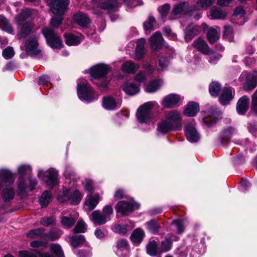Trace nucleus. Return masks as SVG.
I'll list each match as a JSON object with an SVG mask.
<instances>
[{
  "label": "nucleus",
  "mask_w": 257,
  "mask_h": 257,
  "mask_svg": "<svg viewBox=\"0 0 257 257\" xmlns=\"http://www.w3.org/2000/svg\"><path fill=\"white\" fill-rule=\"evenodd\" d=\"M109 70L108 65L104 64H98L92 67L90 70V74L93 77L92 81L97 84L99 87L105 88L107 87L108 82L106 80L99 83L98 79L104 77Z\"/></svg>",
  "instance_id": "nucleus-1"
},
{
  "label": "nucleus",
  "mask_w": 257,
  "mask_h": 257,
  "mask_svg": "<svg viewBox=\"0 0 257 257\" xmlns=\"http://www.w3.org/2000/svg\"><path fill=\"white\" fill-rule=\"evenodd\" d=\"M48 45L52 48L60 49L63 46V41L60 37L51 28L45 27L42 30Z\"/></svg>",
  "instance_id": "nucleus-2"
},
{
  "label": "nucleus",
  "mask_w": 257,
  "mask_h": 257,
  "mask_svg": "<svg viewBox=\"0 0 257 257\" xmlns=\"http://www.w3.org/2000/svg\"><path fill=\"white\" fill-rule=\"evenodd\" d=\"M77 94L82 101L90 102L95 99L94 91L90 84L83 80L77 84Z\"/></svg>",
  "instance_id": "nucleus-3"
},
{
  "label": "nucleus",
  "mask_w": 257,
  "mask_h": 257,
  "mask_svg": "<svg viewBox=\"0 0 257 257\" xmlns=\"http://www.w3.org/2000/svg\"><path fill=\"white\" fill-rule=\"evenodd\" d=\"M166 121L170 124L175 131L181 130L182 128L181 113L177 110H170L166 112Z\"/></svg>",
  "instance_id": "nucleus-4"
},
{
  "label": "nucleus",
  "mask_w": 257,
  "mask_h": 257,
  "mask_svg": "<svg viewBox=\"0 0 257 257\" xmlns=\"http://www.w3.org/2000/svg\"><path fill=\"white\" fill-rule=\"evenodd\" d=\"M245 78L243 88L245 90L250 91L254 89L257 85V71L254 70L252 72L244 71L242 73L239 79L243 81Z\"/></svg>",
  "instance_id": "nucleus-5"
},
{
  "label": "nucleus",
  "mask_w": 257,
  "mask_h": 257,
  "mask_svg": "<svg viewBox=\"0 0 257 257\" xmlns=\"http://www.w3.org/2000/svg\"><path fill=\"white\" fill-rule=\"evenodd\" d=\"M82 199L81 193L76 190L73 192L69 189H66L63 195H59L58 197V200L59 202L63 203L65 201H68L72 205H77L79 203Z\"/></svg>",
  "instance_id": "nucleus-6"
},
{
  "label": "nucleus",
  "mask_w": 257,
  "mask_h": 257,
  "mask_svg": "<svg viewBox=\"0 0 257 257\" xmlns=\"http://www.w3.org/2000/svg\"><path fill=\"white\" fill-rule=\"evenodd\" d=\"M155 104V102L149 101L145 103L138 108L137 115L140 122L142 123L148 122L150 120L152 117L150 111Z\"/></svg>",
  "instance_id": "nucleus-7"
},
{
  "label": "nucleus",
  "mask_w": 257,
  "mask_h": 257,
  "mask_svg": "<svg viewBox=\"0 0 257 257\" xmlns=\"http://www.w3.org/2000/svg\"><path fill=\"white\" fill-rule=\"evenodd\" d=\"M139 207V204L131 200L128 202L124 201H119L115 206V209L117 212L120 213L123 216H126L128 215L134 209H138Z\"/></svg>",
  "instance_id": "nucleus-8"
},
{
  "label": "nucleus",
  "mask_w": 257,
  "mask_h": 257,
  "mask_svg": "<svg viewBox=\"0 0 257 257\" xmlns=\"http://www.w3.org/2000/svg\"><path fill=\"white\" fill-rule=\"evenodd\" d=\"M69 4V0H51L50 10L55 15H63Z\"/></svg>",
  "instance_id": "nucleus-9"
},
{
  "label": "nucleus",
  "mask_w": 257,
  "mask_h": 257,
  "mask_svg": "<svg viewBox=\"0 0 257 257\" xmlns=\"http://www.w3.org/2000/svg\"><path fill=\"white\" fill-rule=\"evenodd\" d=\"M38 37L32 35L27 40L25 43V49L27 54L29 55H36L39 53L40 50L38 48Z\"/></svg>",
  "instance_id": "nucleus-10"
},
{
  "label": "nucleus",
  "mask_w": 257,
  "mask_h": 257,
  "mask_svg": "<svg viewBox=\"0 0 257 257\" xmlns=\"http://www.w3.org/2000/svg\"><path fill=\"white\" fill-rule=\"evenodd\" d=\"M208 112V117L203 119V122L208 127L215 124L217 120L221 118V113L216 107H211Z\"/></svg>",
  "instance_id": "nucleus-11"
},
{
  "label": "nucleus",
  "mask_w": 257,
  "mask_h": 257,
  "mask_svg": "<svg viewBox=\"0 0 257 257\" xmlns=\"http://www.w3.org/2000/svg\"><path fill=\"white\" fill-rule=\"evenodd\" d=\"M163 38L159 32H156L150 38V46L153 50L161 49L163 45Z\"/></svg>",
  "instance_id": "nucleus-12"
},
{
  "label": "nucleus",
  "mask_w": 257,
  "mask_h": 257,
  "mask_svg": "<svg viewBox=\"0 0 257 257\" xmlns=\"http://www.w3.org/2000/svg\"><path fill=\"white\" fill-rule=\"evenodd\" d=\"M47 179L45 181V184L50 188L55 187L58 183V173L54 168H50L47 171Z\"/></svg>",
  "instance_id": "nucleus-13"
},
{
  "label": "nucleus",
  "mask_w": 257,
  "mask_h": 257,
  "mask_svg": "<svg viewBox=\"0 0 257 257\" xmlns=\"http://www.w3.org/2000/svg\"><path fill=\"white\" fill-rule=\"evenodd\" d=\"M62 225L66 228L72 227L75 224L76 218L69 212H63L60 217Z\"/></svg>",
  "instance_id": "nucleus-14"
},
{
  "label": "nucleus",
  "mask_w": 257,
  "mask_h": 257,
  "mask_svg": "<svg viewBox=\"0 0 257 257\" xmlns=\"http://www.w3.org/2000/svg\"><path fill=\"white\" fill-rule=\"evenodd\" d=\"M187 139L191 143H196L199 139V136L195 127L191 123L187 124L185 127Z\"/></svg>",
  "instance_id": "nucleus-15"
},
{
  "label": "nucleus",
  "mask_w": 257,
  "mask_h": 257,
  "mask_svg": "<svg viewBox=\"0 0 257 257\" xmlns=\"http://www.w3.org/2000/svg\"><path fill=\"white\" fill-rule=\"evenodd\" d=\"M116 254L119 257H127L128 256V242L126 239H119L116 242Z\"/></svg>",
  "instance_id": "nucleus-16"
},
{
  "label": "nucleus",
  "mask_w": 257,
  "mask_h": 257,
  "mask_svg": "<svg viewBox=\"0 0 257 257\" xmlns=\"http://www.w3.org/2000/svg\"><path fill=\"white\" fill-rule=\"evenodd\" d=\"M180 100V96L175 94H170L165 97L162 101V104L167 108H172L177 104Z\"/></svg>",
  "instance_id": "nucleus-17"
},
{
  "label": "nucleus",
  "mask_w": 257,
  "mask_h": 257,
  "mask_svg": "<svg viewBox=\"0 0 257 257\" xmlns=\"http://www.w3.org/2000/svg\"><path fill=\"white\" fill-rule=\"evenodd\" d=\"M18 26L19 31L17 36L19 39L26 38L32 32L33 26L29 22H26Z\"/></svg>",
  "instance_id": "nucleus-18"
},
{
  "label": "nucleus",
  "mask_w": 257,
  "mask_h": 257,
  "mask_svg": "<svg viewBox=\"0 0 257 257\" xmlns=\"http://www.w3.org/2000/svg\"><path fill=\"white\" fill-rule=\"evenodd\" d=\"M90 219L95 224L97 225H103L109 220L107 217L98 210L92 212Z\"/></svg>",
  "instance_id": "nucleus-19"
},
{
  "label": "nucleus",
  "mask_w": 257,
  "mask_h": 257,
  "mask_svg": "<svg viewBox=\"0 0 257 257\" xmlns=\"http://www.w3.org/2000/svg\"><path fill=\"white\" fill-rule=\"evenodd\" d=\"M200 32V26L194 25H189L185 30V40L187 42L190 41L193 38L198 35Z\"/></svg>",
  "instance_id": "nucleus-20"
},
{
  "label": "nucleus",
  "mask_w": 257,
  "mask_h": 257,
  "mask_svg": "<svg viewBox=\"0 0 257 257\" xmlns=\"http://www.w3.org/2000/svg\"><path fill=\"white\" fill-rule=\"evenodd\" d=\"M75 22L79 26L86 28L90 23L89 18L82 12H78L73 16Z\"/></svg>",
  "instance_id": "nucleus-21"
},
{
  "label": "nucleus",
  "mask_w": 257,
  "mask_h": 257,
  "mask_svg": "<svg viewBox=\"0 0 257 257\" xmlns=\"http://www.w3.org/2000/svg\"><path fill=\"white\" fill-rule=\"evenodd\" d=\"M193 46L203 54L208 55L210 53V50L208 45L204 40L200 38L194 41Z\"/></svg>",
  "instance_id": "nucleus-22"
},
{
  "label": "nucleus",
  "mask_w": 257,
  "mask_h": 257,
  "mask_svg": "<svg viewBox=\"0 0 257 257\" xmlns=\"http://www.w3.org/2000/svg\"><path fill=\"white\" fill-rule=\"evenodd\" d=\"M249 98L247 96L241 97L238 101L236 105V110L238 113L244 114L248 108Z\"/></svg>",
  "instance_id": "nucleus-23"
},
{
  "label": "nucleus",
  "mask_w": 257,
  "mask_h": 257,
  "mask_svg": "<svg viewBox=\"0 0 257 257\" xmlns=\"http://www.w3.org/2000/svg\"><path fill=\"white\" fill-rule=\"evenodd\" d=\"M146 42V39L144 38H141L137 41L135 57L136 60H140L143 57L145 54Z\"/></svg>",
  "instance_id": "nucleus-24"
},
{
  "label": "nucleus",
  "mask_w": 257,
  "mask_h": 257,
  "mask_svg": "<svg viewBox=\"0 0 257 257\" xmlns=\"http://www.w3.org/2000/svg\"><path fill=\"white\" fill-rule=\"evenodd\" d=\"M226 12L216 7H212L209 12V17L210 19H224L226 17Z\"/></svg>",
  "instance_id": "nucleus-25"
},
{
  "label": "nucleus",
  "mask_w": 257,
  "mask_h": 257,
  "mask_svg": "<svg viewBox=\"0 0 257 257\" xmlns=\"http://www.w3.org/2000/svg\"><path fill=\"white\" fill-rule=\"evenodd\" d=\"M102 106L107 110L114 109L120 106V104L117 102L111 96L104 97L102 99Z\"/></svg>",
  "instance_id": "nucleus-26"
},
{
  "label": "nucleus",
  "mask_w": 257,
  "mask_h": 257,
  "mask_svg": "<svg viewBox=\"0 0 257 257\" xmlns=\"http://www.w3.org/2000/svg\"><path fill=\"white\" fill-rule=\"evenodd\" d=\"M235 133V130L232 127H228L224 129L220 136L221 143L222 144H227L229 142L231 136Z\"/></svg>",
  "instance_id": "nucleus-27"
},
{
  "label": "nucleus",
  "mask_w": 257,
  "mask_h": 257,
  "mask_svg": "<svg viewBox=\"0 0 257 257\" xmlns=\"http://www.w3.org/2000/svg\"><path fill=\"white\" fill-rule=\"evenodd\" d=\"M45 228L40 227L31 229L26 233L28 237L31 238H40L44 239L45 236Z\"/></svg>",
  "instance_id": "nucleus-28"
},
{
  "label": "nucleus",
  "mask_w": 257,
  "mask_h": 257,
  "mask_svg": "<svg viewBox=\"0 0 257 257\" xmlns=\"http://www.w3.org/2000/svg\"><path fill=\"white\" fill-rule=\"evenodd\" d=\"M139 68V65L131 61H127L122 64L121 69L128 73L134 74Z\"/></svg>",
  "instance_id": "nucleus-29"
},
{
  "label": "nucleus",
  "mask_w": 257,
  "mask_h": 257,
  "mask_svg": "<svg viewBox=\"0 0 257 257\" xmlns=\"http://www.w3.org/2000/svg\"><path fill=\"white\" fill-rule=\"evenodd\" d=\"M199 110V107L198 103L195 102H191L188 103L184 113L188 116L195 115Z\"/></svg>",
  "instance_id": "nucleus-30"
},
{
  "label": "nucleus",
  "mask_w": 257,
  "mask_h": 257,
  "mask_svg": "<svg viewBox=\"0 0 257 257\" xmlns=\"http://www.w3.org/2000/svg\"><path fill=\"white\" fill-rule=\"evenodd\" d=\"M145 236L144 231L141 228L136 229L131 236V239L135 243L139 244Z\"/></svg>",
  "instance_id": "nucleus-31"
},
{
  "label": "nucleus",
  "mask_w": 257,
  "mask_h": 257,
  "mask_svg": "<svg viewBox=\"0 0 257 257\" xmlns=\"http://www.w3.org/2000/svg\"><path fill=\"white\" fill-rule=\"evenodd\" d=\"M233 97L232 90L231 88H224L219 98L220 102L225 105L230 101Z\"/></svg>",
  "instance_id": "nucleus-32"
},
{
  "label": "nucleus",
  "mask_w": 257,
  "mask_h": 257,
  "mask_svg": "<svg viewBox=\"0 0 257 257\" xmlns=\"http://www.w3.org/2000/svg\"><path fill=\"white\" fill-rule=\"evenodd\" d=\"M100 197L98 194L90 195L85 201V204L88 210H92L96 206L99 201Z\"/></svg>",
  "instance_id": "nucleus-33"
},
{
  "label": "nucleus",
  "mask_w": 257,
  "mask_h": 257,
  "mask_svg": "<svg viewBox=\"0 0 257 257\" xmlns=\"http://www.w3.org/2000/svg\"><path fill=\"white\" fill-rule=\"evenodd\" d=\"M15 192L12 187H8L3 189L2 191V198L5 202L13 200L15 197Z\"/></svg>",
  "instance_id": "nucleus-34"
},
{
  "label": "nucleus",
  "mask_w": 257,
  "mask_h": 257,
  "mask_svg": "<svg viewBox=\"0 0 257 257\" xmlns=\"http://www.w3.org/2000/svg\"><path fill=\"white\" fill-rule=\"evenodd\" d=\"M156 23V19L152 15H150L148 19L144 22L143 26L146 34H149L154 30V24Z\"/></svg>",
  "instance_id": "nucleus-35"
},
{
  "label": "nucleus",
  "mask_w": 257,
  "mask_h": 257,
  "mask_svg": "<svg viewBox=\"0 0 257 257\" xmlns=\"http://www.w3.org/2000/svg\"><path fill=\"white\" fill-rule=\"evenodd\" d=\"M157 131L158 133L164 135L169 132L175 130L170 124L167 122V121L164 119L158 124Z\"/></svg>",
  "instance_id": "nucleus-36"
},
{
  "label": "nucleus",
  "mask_w": 257,
  "mask_h": 257,
  "mask_svg": "<svg viewBox=\"0 0 257 257\" xmlns=\"http://www.w3.org/2000/svg\"><path fill=\"white\" fill-rule=\"evenodd\" d=\"M123 89L126 93L130 95H135L140 91L139 86L132 83H125L123 85Z\"/></svg>",
  "instance_id": "nucleus-37"
},
{
  "label": "nucleus",
  "mask_w": 257,
  "mask_h": 257,
  "mask_svg": "<svg viewBox=\"0 0 257 257\" xmlns=\"http://www.w3.org/2000/svg\"><path fill=\"white\" fill-rule=\"evenodd\" d=\"M65 42L69 46H74L80 43V39L79 37L76 36L72 34H66L64 35Z\"/></svg>",
  "instance_id": "nucleus-38"
},
{
  "label": "nucleus",
  "mask_w": 257,
  "mask_h": 257,
  "mask_svg": "<svg viewBox=\"0 0 257 257\" xmlns=\"http://www.w3.org/2000/svg\"><path fill=\"white\" fill-rule=\"evenodd\" d=\"M162 83V81L161 80H153L147 85L146 90L149 93L155 92L160 88Z\"/></svg>",
  "instance_id": "nucleus-39"
},
{
  "label": "nucleus",
  "mask_w": 257,
  "mask_h": 257,
  "mask_svg": "<svg viewBox=\"0 0 257 257\" xmlns=\"http://www.w3.org/2000/svg\"><path fill=\"white\" fill-rule=\"evenodd\" d=\"M32 11L29 10L22 11L20 15L16 18V21L18 25L25 23V21L31 16Z\"/></svg>",
  "instance_id": "nucleus-40"
},
{
  "label": "nucleus",
  "mask_w": 257,
  "mask_h": 257,
  "mask_svg": "<svg viewBox=\"0 0 257 257\" xmlns=\"http://www.w3.org/2000/svg\"><path fill=\"white\" fill-rule=\"evenodd\" d=\"M147 252L151 256H156L158 253L157 242L155 240L149 242L146 246Z\"/></svg>",
  "instance_id": "nucleus-41"
},
{
  "label": "nucleus",
  "mask_w": 257,
  "mask_h": 257,
  "mask_svg": "<svg viewBox=\"0 0 257 257\" xmlns=\"http://www.w3.org/2000/svg\"><path fill=\"white\" fill-rule=\"evenodd\" d=\"M147 229L153 234L158 232L160 228V225L156 220L153 219L146 223Z\"/></svg>",
  "instance_id": "nucleus-42"
},
{
  "label": "nucleus",
  "mask_w": 257,
  "mask_h": 257,
  "mask_svg": "<svg viewBox=\"0 0 257 257\" xmlns=\"http://www.w3.org/2000/svg\"><path fill=\"white\" fill-rule=\"evenodd\" d=\"M187 6H188V4L186 2H182L175 5L172 11L171 17L181 14Z\"/></svg>",
  "instance_id": "nucleus-43"
},
{
  "label": "nucleus",
  "mask_w": 257,
  "mask_h": 257,
  "mask_svg": "<svg viewBox=\"0 0 257 257\" xmlns=\"http://www.w3.org/2000/svg\"><path fill=\"white\" fill-rule=\"evenodd\" d=\"M52 200V195L48 191H45L40 198V203L42 207H46Z\"/></svg>",
  "instance_id": "nucleus-44"
},
{
  "label": "nucleus",
  "mask_w": 257,
  "mask_h": 257,
  "mask_svg": "<svg viewBox=\"0 0 257 257\" xmlns=\"http://www.w3.org/2000/svg\"><path fill=\"white\" fill-rule=\"evenodd\" d=\"M215 0H197L195 5V8L197 10L206 9L210 7Z\"/></svg>",
  "instance_id": "nucleus-45"
},
{
  "label": "nucleus",
  "mask_w": 257,
  "mask_h": 257,
  "mask_svg": "<svg viewBox=\"0 0 257 257\" xmlns=\"http://www.w3.org/2000/svg\"><path fill=\"white\" fill-rule=\"evenodd\" d=\"M207 38L210 43H215L219 38V34L213 28L209 29L206 34Z\"/></svg>",
  "instance_id": "nucleus-46"
},
{
  "label": "nucleus",
  "mask_w": 257,
  "mask_h": 257,
  "mask_svg": "<svg viewBox=\"0 0 257 257\" xmlns=\"http://www.w3.org/2000/svg\"><path fill=\"white\" fill-rule=\"evenodd\" d=\"M70 241L73 247L76 248L84 242V236L82 235H77L73 236L70 237Z\"/></svg>",
  "instance_id": "nucleus-47"
},
{
  "label": "nucleus",
  "mask_w": 257,
  "mask_h": 257,
  "mask_svg": "<svg viewBox=\"0 0 257 257\" xmlns=\"http://www.w3.org/2000/svg\"><path fill=\"white\" fill-rule=\"evenodd\" d=\"M0 23L2 26V29L10 33L11 34L13 32V29L10 24L8 20L3 16L0 15Z\"/></svg>",
  "instance_id": "nucleus-48"
},
{
  "label": "nucleus",
  "mask_w": 257,
  "mask_h": 257,
  "mask_svg": "<svg viewBox=\"0 0 257 257\" xmlns=\"http://www.w3.org/2000/svg\"><path fill=\"white\" fill-rule=\"evenodd\" d=\"M221 89V85L217 82H212L209 85V92L213 96H217Z\"/></svg>",
  "instance_id": "nucleus-49"
},
{
  "label": "nucleus",
  "mask_w": 257,
  "mask_h": 257,
  "mask_svg": "<svg viewBox=\"0 0 257 257\" xmlns=\"http://www.w3.org/2000/svg\"><path fill=\"white\" fill-rule=\"evenodd\" d=\"M171 6L168 4H166L158 7V11L160 15L161 19L165 21L168 16Z\"/></svg>",
  "instance_id": "nucleus-50"
},
{
  "label": "nucleus",
  "mask_w": 257,
  "mask_h": 257,
  "mask_svg": "<svg viewBox=\"0 0 257 257\" xmlns=\"http://www.w3.org/2000/svg\"><path fill=\"white\" fill-rule=\"evenodd\" d=\"M87 230V224L82 219L79 220L73 228L74 233H84Z\"/></svg>",
  "instance_id": "nucleus-51"
},
{
  "label": "nucleus",
  "mask_w": 257,
  "mask_h": 257,
  "mask_svg": "<svg viewBox=\"0 0 257 257\" xmlns=\"http://www.w3.org/2000/svg\"><path fill=\"white\" fill-rule=\"evenodd\" d=\"M61 233L58 231H50L48 233L45 232L44 240L47 242L48 240H55L58 239L61 236Z\"/></svg>",
  "instance_id": "nucleus-52"
},
{
  "label": "nucleus",
  "mask_w": 257,
  "mask_h": 257,
  "mask_svg": "<svg viewBox=\"0 0 257 257\" xmlns=\"http://www.w3.org/2000/svg\"><path fill=\"white\" fill-rule=\"evenodd\" d=\"M55 220L56 219L54 216H45L41 219L40 223L44 226H49L54 224Z\"/></svg>",
  "instance_id": "nucleus-53"
},
{
  "label": "nucleus",
  "mask_w": 257,
  "mask_h": 257,
  "mask_svg": "<svg viewBox=\"0 0 257 257\" xmlns=\"http://www.w3.org/2000/svg\"><path fill=\"white\" fill-rule=\"evenodd\" d=\"M172 244V239L169 238H166L162 241L160 247L161 251L163 252L168 251L171 248Z\"/></svg>",
  "instance_id": "nucleus-54"
},
{
  "label": "nucleus",
  "mask_w": 257,
  "mask_h": 257,
  "mask_svg": "<svg viewBox=\"0 0 257 257\" xmlns=\"http://www.w3.org/2000/svg\"><path fill=\"white\" fill-rule=\"evenodd\" d=\"M56 17L52 18L50 23L51 28H58L61 24L63 21L62 15H56Z\"/></svg>",
  "instance_id": "nucleus-55"
},
{
  "label": "nucleus",
  "mask_w": 257,
  "mask_h": 257,
  "mask_svg": "<svg viewBox=\"0 0 257 257\" xmlns=\"http://www.w3.org/2000/svg\"><path fill=\"white\" fill-rule=\"evenodd\" d=\"M121 1H123L126 7L130 9L143 5V2L142 0H121Z\"/></svg>",
  "instance_id": "nucleus-56"
},
{
  "label": "nucleus",
  "mask_w": 257,
  "mask_h": 257,
  "mask_svg": "<svg viewBox=\"0 0 257 257\" xmlns=\"http://www.w3.org/2000/svg\"><path fill=\"white\" fill-rule=\"evenodd\" d=\"M50 250L57 257H64L62 248L59 245L56 244H52L50 247Z\"/></svg>",
  "instance_id": "nucleus-57"
},
{
  "label": "nucleus",
  "mask_w": 257,
  "mask_h": 257,
  "mask_svg": "<svg viewBox=\"0 0 257 257\" xmlns=\"http://www.w3.org/2000/svg\"><path fill=\"white\" fill-rule=\"evenodd\" d=\"M28 187L27 183L24 179L23 177L20 179L18 185V193L20 194H24Z\"/></svg>",
  "instance_id": "nucleus-58"
},
{
  "label": "nucleus",
  "mask_w": 257,
  "mask_h": 257,
  "mask_svg": "<svg viewBox=\"0 0 257 257\" xmlns=\"http://www.w3.org/2000/svg\"><path fill=\"white\" fill-rule=\"evenodd\" d=\"M32 168L29 165H22L18 167V173L22 177L31 172Z\"/></svg>",
  "instance_id": "nucleus-59"
},
{
  "label": "nucleus",
  "mask_w": 257,
  "mask_h": 257,
  "mask_svg": "<svg viewBox=\"0 0 257 257\" xmlns=\"http://www.w3.org/2000/svg\"><path fill=\"white\" fill-rule=\"evenodd\" d=\"M64 176L66 179V183H70L71 180H74L76 178L75 172L70 169H67L64 172Z\"/></svg>",
  "instance_id": "nucleus-60"
},
{
  "label": "nucleus",
  "mask_w": 257,
  "mask_h": 257,
  "mask_svg": "<svg viewBox=\"0 0 257 257\" xmlns=\"http://www.w3.org/2000/svg\"><path fill=\"white\" fill-rule=\"evenodd\" d=\"M112 229L115 233L119 234H125L127 232L126 226L124 225L115 224L113 226Z\"/></svg>",
  "instance_id": "nucleus-61"
},
{
  "label": "nucleus",
  "mask_w": 257,
  "mask_h": 257,
  "mask_svg": "<svg viewBox=\"0 0 257 257\" xmlns=\"http://www.w3.org/2000/svg\"><path fill=\"white\" fill-rule=\"evenodd\" d=\"M223 36L229 41H232L233 40V29L231 27H224Z\"/></svg>",
  "instance_id": "nucleus-62"
},
{
  "label": "nucleus",
  "mask_w": 257,
  "mask_h": 257,
  "mask_svg": "<svg viewBox=\"0 0 257 257\" xmlns=\"http://www.w3.org/2000/svg\"><path fill=\"white\" fill-rule=\"evenodd\" d=\"M251 111L257 115V90L251 97Z\"/></svg>",
  "instance_id": "nucleus-63"
},
{
  "label": "nucleus",
  "mask_w": 257,
  "mask_h": 257,
  "mask_svg": "<svg viewBox=\"0 0 257 257\" xmlns=\"http://www.w3.org/2000/svg\"><path fill=\"white\" fill-rule=\"evenodd\" d=\"M14 51L12 47H8L3 51V56L6 59L12 58L14 55Z\"/></svg>",
  "instance_id": "nucleus-64"
}]
</instances>
